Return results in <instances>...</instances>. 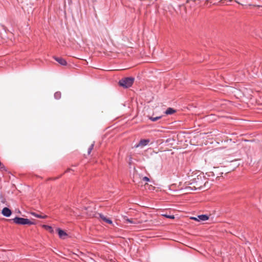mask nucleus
Segmentation results:
<instances>
[{
	"label": "nucleus",
	"mask_w": 262,
	"mask_h": 262,
	"mask_svg": "<svg viewBox=\"0 0 262 262\" xmlns=\"http://www.w3.org/2000/svg\"><path fill=\"white\" fill-rule=\"evenodd\" d=\"M55 60L57 61L59 64L62 66H66L67 64V61L62 58L54 57Z\"/></svg>",
	"instance_id": "nucleus-8"
},
{
	"label": "nucleus",
	"mask_w": 262,
	"mask_h": 262,
	"mask_svg": "<svg viewBox=\"0 0 262 262\" xmlns=\"http://www.w3.org/2000/svg\"><path fill=\"white\" fill-rule=\"evenodd\" d=\"M124 219L125 220V222L127 223L137 224L141 223L140 222L137 221V220H134L133 219H129L126 217H124Z\"/></svg>",
	"instance_id": "nucleus-9"
},
{
	"label": "nucleus",
	"mask_w": 262,
	"mask_h": 262,
	"mask_svg": "<svg viewBox=\"0 0 262 262\" xmlns=\"http://www.w3.org/2000/svg\"><path fill=\"white\" fill-rule=\"evenodd\" d=\"M70 170H71L70 169H67V172L69 171Z\"/></svg>",
	"instance_id": "nucleus-19"
},
{
	"label": "nucleus",
	"mask_w": 262,
	"mask_h": 262,
	"mask_svg": "<svg viewBox=\"0 0 262 262\" xmlns=\"http://www.w3.org/2000/svg\"><path fill=\"white\" fill-rule=\"evenodd\" d=\"M163 215L165 216L167 218L172 219L174 218V215H168L167 214H164Z\"/></svg>",
	"instance_id": "nucleus-16"
},
{
	"label": "nucleus",
	"mask_w": 262,
	"mask_h": 262,
	"mask_svg": "<svg viewBox=\"0 0 262 262\" xmlns=\"http://www.w3.org/2000/svg\"><path fill=\"white\" fill-rule=\"evenodd\" d=\"M54 96L56 98L58 99L60 97V93L57 92L55 94Z\"/></svg>",
	"instance_id": "nucleus-17"
},
{
	"label": "nucleus",
	"mask_w": 262,
	"mask_h": 262,
	"mask_svg": "<svg viewBox=\"0 0 262 262\" xmlns=\"http://www.w3.org/2000/svg\"><path fill=\"white\" fill-rule=\"evenodd\" d=\"M31 214L36 217H38V218H40V219H46L47 217V216L45 215H40V214H36V213L35 212H32Z\"/></svg>",
	"instance_id": "nucleus-12"
},
{
	"label": "nucleus",
	"mask_w": 262,
	"mask_h": 262,
	"mask_svg": "<svg viewBox=\"0 0 262 262\" xmlns=\"http://www.w3.org/2000/svg\"><path fill=\"white\" fill-rule=\"evenodd\" d=\"M176 112V111L171 107H169L165 111V114L166 115H171Z\"/></svg>",
	"instance_id": "nucleus-11"
},
{
	"label": "nucleus",
	"mask_w": 262,
	"mask_h": 262,
	"mask_svg": "<svg viewBox=\"0 0 262 262\" xmlns=\"http://www.w3.org/2000/svg\"><path fill=\"white\" fill-rule=\"evenodd\" d=\"M161 117H162V116H158V117H148L149 119L154 122L158 120L161 119Z\"/></svg>",
	"instance_id": "nucleus-14"
},
{
	"label": "nucleus",
	"mask_w": 262,
	"mask_h": 262,
	"mask_svg": "<svg viewBox=\"0 0 262 262\" xmlns=\"http://www.w3.org/2000/svg\"><path fill=\"white\" fill-rule=\"evenodd\" d=\"M99 217L104 222L108 223V224H112V221L108 218H107L105 216H104L103 214H99Z\"/></svg>",
	"instance_id": "nucleus-7"
},
{
	"label": "nucleus",
	"mask_w": 262,
	"mask_h": 262,
	"mask_svg": "<svg viewBox=\"0 0 262 262\" xmlns=\"http://www.w3.org/2000/svg\"><path fill=\"white\" fill-rule=\"evenodd\" d=\"M134 80V79L132 77L125 78L120 80L119 84L123 88H128L132 85Z\"/></svg>",
	"instance_id": "nucleus-2"
},
{
	"label": "nucleus",
	"mask_w": 262,
	"mask_h": 262,
	"mask_svg": "<svg viewBox=\"0 0 262 262\" xmlns=\"http://www.w3.org/2000/svg\"><path fill=\"white\" fill-rule=\"evenodd\" d=\"M191 219L198 221H205L208 219V217L206 215H198L197 217H192Z\"/></svg>",
	"instance_id": "nucleus-4"
},
{
	"label": "nucleus",
	"mask_w": 262,
	"mask_h": 262,
	"mask_svg": "<svg viewBox=\"0 0 262 262\" xmlns=\"http://www.w3.org/2000/svg\"><path fill=\"white\" fill-rule=\"evenodd\" d=\"M142 180H143V181H149V178H147V177H143Z\"/></svg>",
	"instance_id": "nucleus-18"
},
{
	"label": "nucleus",
	"mask_w": 262,
	"mask_h": 262,
	"mask_svg": "<svg viewBox=\"0 0 262 262\" xmlns=\"http://www.w3.org/2000/svg\"><path fill=\"white\" fill-rule=\"evenodd\" d=\"M3 215L8 217L10 216L11 214V211L7 207H5L2 210V212Z\"/></svg>",
	"instance_id": "nucleus-6"
},
{
	"label": "nucleus",
	"mask_w": 262,
	"mask_h": 262,
	"mask_svg": "<svg viewBox=\"0 0 262 262\" xmlns=\"http://www.w3.org/2000/svg\"><path fill=\"white\" fill-rule=\"evenodd\" d=\"M93 146H94V144H92V145L90 146V148H89V150H88V154H89H89H90V153H91V152L92 150V149H93Z\"/></svg>",
	"instance_id": "nucleus-15"
},
{
	"label": "nucleus",
	"mask_w": 262,
	"mask_h": 262,
	"mask_svg": "<svg viewBox=\"0 0 262 262\" xmlns=\"http://www.w3.org/2000/svg\"><path fill=\"white\" fill-rule=\"evenodd\" d=\"M206 183V178L203 174L198 175L185 182V189L187 193H189L190 190L202 188L205 186Z\"/></svg>",
	"instance_id": "nucleus-1"
},
{
	"label": "nucleus",
	"mask_w": 262,
	"mask_h": 262,
	"mask_svg": "<svg viewBox=\"0 0 262 262\" xmlns=\"http://www.w3.org/2000/svg\"><path fill=\"white\" fill-rule=\"evenodd\" d=\"M150 140L149 139H142L140 141L138 145H136V147L141 146H144L148 144Z\"/></svg>",
	"instance_id": "nucleus-5"
},
{
	"label": "nucleus",
	"mask_w": 262,
	"mask_h": 262,
	"mask_svg": "<svg viewBox=\"0 0 262 262\" xmlns=\"http://www.w3.org/2000/svg\"><path fill=\"white\" fill-rule=\"evenodd\" d=\"M57 231L59 237L61 238H64L67 236V234L62 230L58 228Z\"/></svg>",
	"instance_id": "nucleus-10"
},
{
	"label": "nucleus",
	"mask_w": 262,
	"mask_h": 262,
	"mask_svg": "<svg viewBox=\"0 0 262 262\" xmlns=\"http://www.w3.org/2000/svg\"><path fill=\"white\" fill-rule=\"evenodd\" d=\"M42 227L47 230L49 231L50 233H53L54 232L53 228L51 226L44 225L42 226Z\"/></svg>",
	"instance_id": "nucleus-13"
},
{
	"label": "nucleus",
	"mask_w": 262,
	"mask_h": 262,
	"mask_svg": "<svg viewBox=\"0 0 262 262\" xmlns=\"http://www.w3.org/2000/svg\"><path fill=\"white\" fill-rule=\"evenodd\" d=\"M13 222L19 225H34L35 223L30 221L29 219L22 218V217H16L14 219H13Z\"/></svg>",
	"instance_id": "nucleus-3"
}]
</instances>
